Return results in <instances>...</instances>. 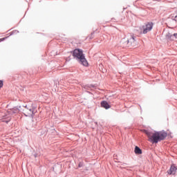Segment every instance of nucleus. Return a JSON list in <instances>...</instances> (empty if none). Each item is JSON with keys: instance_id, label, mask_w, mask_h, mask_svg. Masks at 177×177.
<instances>
[{"instance_id": "obj_9", "label": "nucleus", "mask_w": 177, "mask_h": 177, "mask_svg": "<svg viewBox=\"0 0 177 177\" xmlns=\"http://www.w3.org/2000/svg\"><path fill=\"white\" fill-rule=\"evenodd\" d=\"M136 154H142V149L139 147L136 146L134 149Z\"/></svg>"}, {"instance_id": "obj_1", "label": "nucleus", "mask_w": 177, "mask_h": 177, "mask_svg": "<svg viewBox=\"0 0 177 177\" xmlns=\"http://www.w3.org/2000/svg\"><path fill=\"white\" fill-rule=\"evenodd\" d=\"M144 132L145 133H146V135H147L149 140L151 142H153V143H158L160 140H163V139H165V138H167V133L161 131L151 133L148 131L147 130H144Z\"/></svg>"}, {"instance_id": "obj_11", "label": "nucleus", "mask_w": 177, "mask_h": 177, "mask_svg": "<svg viewBox=\"0 0 177 177\" xmlns=\"http://www.w3.org/2000/svg\"><path fill=\"white\" fill-rule=\"evenodd\" d=\"M9 121H10V118H9V117L6 118V116H3V122H9Z\"/></svg>"}, {"instance_id": "obj_14", "label": "nucleus", "mask_w": 177, "mask_h": 177, "mask_svg": "<svg viewBox=\"0 0 177 177\" xmlns=\"http://www.w3.org/2000/svg\"><path fill=\"white\" fill-rule=\"evenodd\" d=\"M176 21H177V15L174 17Z\"/></svg>"}, {"instance_id": "obj_4", "label": "nucleus", "mask_w": 177, "mask_h": 177, "mask_svg": "<svg viewBox=\"0 0 177 177\" xmlns=\"http://www.w3.org/2000/svg\"><path fill=\"white\" fill-rule=\"evenodd\" d=\"M120 42L123 46H132L135 44V37L132 35H127Z\"/></svg>"}, {"instance_id": "obj_6", "label": "nucleus", "mask_w": 177, "mask_h": 177, "mask_svg": "<svg viewBox=\"0 0 177 177\" xmlns=\"http://www.w3.org/2000/svg\"><path fill=\"white\" fill-rule=\"evenodd\" d=\"M8 109H10V110L8 111V113L10 114H15V113H19V108L17 107H12V106H8Z\"/></svg>"}, {"instance_id": "obj_8", "label": "nucleus", "mask_w": 177, "mask_h": 177, "mask_svg": "<svg viewBox=\"0 0 177 177\" xmlns=\"http://www.w3.org/2000/svg\"><path fill=\"white\" fill-rule=\"evenodd\" d=\"M101 106H102V107H104V109H106V110H107L108 109H110V105H109V103H108L107 102H106V101H102V102H101Z\"/></svg>"}, {"instance_id": "obj_3", "label": "nucleus", "mask_w": 177, "mask_h": 177, "mask_svg": "<svg viewBox=\"0 0 177 177\" xmlns=\"http://www.w3.org/2000/svg\"><path fill=\"white\" fill-rule=\"evenodd\" d=\"M35 106L34 104H28L24 106V114L26 117H32L35 114Z\"/></svg>"}, {"instance_id": "obj_13", "label": "nucleus", "mask_w": 177, "mask_h": 177, "mask_svg": "<svg viewBox=\"0 0 177 177\" xmlns=\"http://www.w3.org/2000/svg\"><path fill=\"white\" fill-rule=\"evenodd\" d=\"M173 37H174V39H177V33H174L173 35Z\"/></svg>"}, {"instance_id": "obj_5", "label": "nucleus", "mask_w": 177, "mask_h": 177, "mask_svg": "<svg viewBox=\"0 0 177 177\" xmlns=\"http://www.w3.org/2000/svg\"><path fill=\"white\" fill-rule=\"evenodd\" d=\"M153 30V23H147L142 27V30L144 34H147Z\"/></svg>"}, {"instance_id": "obj_2", "label": "nucleus", "mask_w": 177, "mask_h": 177, "mask_svg": "<svg viewBox=\"0 0 177 177\" xmlns=\"http://www.w3.org/2000/svg\"><path fill=\"white\" fill-rule=\"evenodd\" d=\"M73 56L74 59H76L80 64H82V66H85V67H87L88 66V61H86V59L85 58V55H84V53L82 52V50L80 48H76L73 50Z\"/></svg>"}, {"instance_id": "obj_12", "label": "nucleus", "mask_w": 177, "mask_h": 177, "mask_svg": "<svg viewBox=\"0 0 177 177\" xmlns=\"http://www.w3.org/2000/svg\"><path fill=\"white\" fill-rule=\"evenodd\" d=\"M3 86V82L2 80H0V89Z\"/></svg>"}, {"instance_id": "obj_7", "label": "nucleus", "mask_w": 177, "mask_h": 177, "mask_svg": "<svg viewBox=\"0 0 177 177\" xmlns=\"http://www.w3.org/2000/svg\"><path fill=\"white\" fill-rule=\"evenodd\" d=\"M175 172H176V167L175 166H171L170 167V169L167 171V173L169 175H174L175 174Z\"/></svg>"}, {"instance_id": "obj_10", "label": "nucleus", "mask_w": 177, "mask_h": 177, "mask_svg": "<svg viewBox=\"0 0 177 177\" xmlns=\"http://www.w3.org/2000/svg\"><path fill=\"white\" fill-rule=\"evenodd\" d=\"M166 37L167 38V39H171V40H174V35L169 33V32H167L166 34Z\"/></svg>"}]
</instances>
